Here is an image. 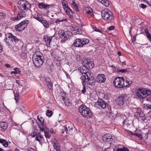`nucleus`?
I'll list each match as a JSON object with an SVG mask.
<instances>
[{"label": "nucleus", "mask_w": 151, "mask_h": 151, "mask_svg": "<svg viewBox=\"0 0 151 151\" xmlns=\"http://www.w3.org/2000/svg\"><path fill=\"white\" fill-rule=\"evenodd\" d=\"M19 8L21 11L18 12L17 15L18 19H20L24 17L26 15V12L29 11L32 12L30 9L31 4L26 0H20L18 2Z\"/></svg>", "instance_id": "f257e3e1"}, {"label": "nucleus", "mask_w": 151, "mask_h": 151, "mask_svg": "<svg viewBox=\"0 0 151 151\" xmlns=\"http://www.w3.org/2000/svg\"><path fill=\"white\" fill-rule=\"evenodd\" d=\"M80 72L84 78V80L87 83L91 85L95 84L93 74L89 71L88 68L86 66L81 67Z\"/></svg>", "instance_id": "f03ea898"}, {"label": "nucleus", "mask_w": 151, "mask_h": 151, "mask_svg": "<svg viewBox=\"0 0 151 151\" xmlns=\"http://www.w3.org/2000/svg\"><path fill=\"white\" fill-rule=\"evenodd\" d=\"M78 110L79 113L84 117L88 119L92 116V114L91 110L84 104L80 106Z\"/></svg>", "instance_id": "7ed1b4c3"}, {"label": "nucleus", "mask_w": 151, "mask_h": 151, "mask_svg": "<svg viewBox=\"0 0 151 151\" xmlns=\"http://www.w3.org/2000/svg\"><path fill=\"white\" fill-rule=\"evenodd\" d=\"M150 94L151 91L145 89L139 88L136 92V96L140 99H144Z\"/></svg>", "instance_id": "20e7f679"}, {"label": "nucleus", "mask_w": 151, "mask_h": 151, "mask_svg": "<svg viewBox=\"0 0 151 151\" xmlns=\"http://www.w3.org/2000/svg\"><path fill=\"white\" fill-rule=\"evenodd\" d=\"M89 40L87 39L77 38L74 41L73 45L75 47H81L89 43Z\"/></svg>", "instance_id": "39448f33"}, {"label": "nucleus", "mask_w": 151, "mask_h": 151, "mask_svg": "<svg viewBox=\"0 0 151 151\" xmlns=\"http://www.w3.org/2000/svg\"><path fill=\"white\" fill-rule=\"evenodd\" d=\"M32 60L35 65L37 67H41L44 62V57L40 55L33 56Z\"/></svg>", "instance_id": "423d86ee"}, {"label": "nucleus", "mask_w": 151, "mask_h": 151, "mask_svg": "<svg viewBox=\"0 0 151 151\" xmlns=\"http://www.w3.org/2000/svg\"><path fill=\"white\" fill-rule=\"evenodd\" d=\"M102 18L104 19L111 20L113 18L112 12L109 9H105L101 13Z\"/></svg>", "instance_id": "0eeeda50"}, {"label": "nucleus", "mask_w": 151, "mask_h": 151, "mask_svg": "<svg viewBox=\"0 0 151 151\" xmlns=\"http://www.w3.org/2000/svg\"><path fill=\"white\" fill-rule=\"evenodd\" d=\"M29 23V21L28 20H24L17 25L15 26V29L17 31L21 32L27 27Z\"/></svg>", "instance_id": "6e6552de"}, {"label": "nucleus", "mask_w": 151, "mask_h": 151, "mask_svg": "<svg viewBox=\"0 0 151 151\" xmlns=\"http://www.w3.org/2000/svg\"><path fill=\"white\" fill-rule=\"evenodd\" d=\"M62 4L65 12L69 17L70 18H72L74 17L75 16V14L73 12L72 10L65 3L63 4V2Z\"/></svg>", "instance_id": "1a4fd4ad"}, {"label": "nucleus", "mask_w": 151, "mask_h": 151, "mask_svg": "<svg viewBox=\"0 0 151 151\" xmlns=\"http://www.w3.org/2000/svg\"><path fill=\"white\" fill-rule=\"evenodd\" d=\"M122 77L116 78L114 81L113 83L114 86L117 88H123Z\"/></svg>", "instance_id": "9d476101"}, {"label": "nucleus", "mask_w": 151, "mask_h": 151, "mask_svg": "<svg viewBox=\"0 0 151 151\" xmlns=\"http://www.w3.org/2000/svg\"><path fill=\"white\" fill-rule=\"evenodd\" d=\"M127 95L125 94H122L119 96L116 100L117 104L119 106L123 105L125 100L127 99Z\"/></svg>", "instance_id": "9b49d317"}, {"label": "nucleus", "mask_w": 151, "mask_h": 151, "mask_svg": "<svg viewBox=\"0 0 151 151\" xmlns=\"http://www.w3.org/2000/svg\"><path fill=\"white\" fill-rule=\"evenodd\" d=\"M38 127L40 129L39 131L40 132L44 131L45 135L46 138H50V134L49 132V129L46 126L41 127L40 126H39Z\"/></svg>", "instance_id": "f8f14e48"}, {"label": "nucleus", "mask_w": 151, "mask_h": 151, "mask_svg": "<svg viewBox=\"0 0 151 151\" xmlns=\"http://www.w3.org/2000/svg\"><path fill=\"white\" fill-rule=\"evenodd\" d=\"M84 66H86L89 69L93 68L94 66L93 61L91 59L87 58L83 62Z\"/></svg>", "instance_id": "ddd939ff"}, {"label": "nucleus", "mask_w": 151, "mask_h": 151, "mask_svg": "<svg viewBox=\"0 0 151 151\" xmlns=\"http://www.w3.org/2000/svg\"><path fill=\"white\" fill-rule=\"evenodd\" d=\"M122 78L123 88L124 87H128L132 84V81L130 79L127 78H126V79H125L123 77Z\"/></svg>", "instance_id": "4468645a"}, {"label": "nucleus", "mask_w": 151, "mask_h": 151, "mask_svg": "<svg viewBox=\"0 0 151 151\" xmlns=\"http://www.w3.org/2000/svg\"><path fill=\"white\" fill-rule=\"evenodd\" d=\"M106 80L105 76L104 74H99L96 78V81L98 83H101L104 82Z\"/></svg>", "instance_id": "2eb2a0df"}, {"label": "nucleus", "mask_w": 151, "mask_h": 151, "mask_svg": "<svg viewBox=\"0 0 151 151\" xmlns=\"http://www.w3.org/2000/svg\"><path fill=\"white\" fill-rule=\"evenodd\" d=\"M96 103L102 109H105L107 106L106 102L104 100L100 98L98 99Z\"/></svg>", "instance_id": "dca6fc26"}, {"label": "nucleus", "mask_w": 151, "mask_h": 151, "mask_svg": "<svg viewBox=\"0 0 151 151\" xmlns=\"http://www.w3.org/2000/svg\"><path fill=\"white\" fill-rule=\"evenodd\" d=\"M102 138L104 142H106L108 143L109 142V144L110 145L111 144L110 141H112L113 140V139L111 138V137L110 135L108 134H106L103 135L102 136Z\"/></svg>", "instance_id": "f3484780"}, {"label": "nucleus", "mask_w": 151, "mask_h": 151, "mask_svg": "<svg viewBox=\"0 0 151 151\" xmlns=\"http://www.w3.org/2000/svg\"><path fill=\"white\" fill-rule=\"evenodd\" d=\"M8 38L11 41L15 43H16L19 40L16 36L14 35L11 33H9L8 34Z\"/></svg>", "instance_id": "a211bd4d"}, {"label": "nucleus", "mask_w": 151, "mask_h": 151, "mask_svg": "<svg viewBox=\"0 0 151 151\" xmlns=\"http://www.w3.org/2000/svg\"><path fill=\"white\" fill-rule=\"evenodd\" d=\"M71 35L72 33L70 31H65L63 35V37L61 42H64L66 40H67L69 38L70 36H71Z\"/></svg>", "instance_id": "6ab92c4d"}, {"label": "nucleus", "mask_w": 151, "mask_h": 151, "mask_svg": "<svg viewBox=\"0 0 151 151\" xmlns=\"http://www.w3.org/2000/svg\"><path fill=\"white\" fill-rule=\"evenodd\" d=\"M137 117L138 120H142L143 121H144L145 118V114L142 111L137 112Z\"/></svg>", "instance_id": "aec40b11"}, {"label": "nucleus", "mask_w": 151, "mask_h": 151, "mask_svg": "<svg viewBox=\"0 0 151 151\" xmlns=\"http://www.w3.org/2000/svg\"><path fill=\"white\" fill-rule=\"evenodd\" d=\"M33 17L37 20L40 22L43 19L42 15L39 13L36 12L33 16Z\"/></svg>", "instance_id": "412c9836"}, {"label": "nucleus", "mask_w": 151, "mask_h": 151, "mask_svg": "<svg viewBox=\"0 0 151 151\" xmlns=\"http://www.w3.org/2000/svg\"><path fill=\"white\" fill-rule=\"evenodd\" d=\"M53 36L48 37L46 35L44 37V39L45 42L47 45H50V42H51Z\"/></svg>", "instance_id": "4be33fe9"}, {"label": "nucleus", "mask_w": 151, "mask_h": 151, "mask_svg": "<svg viewBox=\"0 0 151 151\" xmlns=\"http://www.w3.org/2000/svg\"><path fill=\"white\" fill-rule=\"evenodd\" d=\"M138 132H140L139 130H137L136 132H135L134 133H133L132 132H130L129 134L131 135H134L137 137L138 138H140L141 139H142V137L141 136V134L138 133Z\"/></svg>", "instance_id": "5701e85b"}, {"label": "nucleus", "mask_w": 151, "mask_h": 151, "mask_svg": "<svg viewBox=\"0 0 151 151\" xmlns=\"http://www.w3.org/2000/svg\"><path fill=\"white\" fill-rule=\"evenodd\" d=\"M50 5L45 4L44 3H39L38 4V6L39 8L41 9H47V8Z\"/></svg>", "instance_id": "b1692460"}, {"label": "nucleus", "mask_w": 151, "mask_h": 151, "mask_svg": "<svg viewBox=\"0 0 151 151\" xmlns=\"http://www.w3.org/2000/svg\"><path fill=\"white\" fill-rule=\"evenodd\" d=\"M98 2L101 3L103 5L108 7L109 5V2L108 0H97Z\"/></svg>", "instance_id": "393cba45"}, {"label": "nucleus", "mask_w": 151, "mask_h": 151, "mask_svg": "<svg viewBox=\"0 0 151 151\" xmlns=\"http://www.w3.org/2000/svg\"><path fill=\"white\" fill-rule=\"evenodd\" d=\"M40 22L42 23L43 26L46 28H48L49 27V24L47 21L44 18Z\"/></svg>", "instance_id": "a878e982"}, {"label": "nucleus", "mask_w": 151, "mask_h": 151, "mask_svg": "<svg viewBox=\"0 0 151 151\" xmlns=\"http://www.w3.org/2000/svg\"><path fill=\"white\" fill-rule=\"evenodd\" d=\"M145 32L147 38L151 42V34L149 33L148 29H145Z\"/></svg>", "instance_id": "bb28decb"}, {"label": "nucleus", "mask_w": 151, "mask_h": 151, "mask_svg": "<svg viewBox=\"0 0 151 151\" xmlns=\"http://www.w3.org/2000/svg\"><path fill=\"white\" fill-rule=\"evenodd\" d=\"M0 127L2 129L4 130L7 127V123L6 122H1L0 123Z\"/></svg>", "instance_id": "cd10ccee"}, {"label": "nucleus", "mask_w": 151, "mask_h": 151, "mask_svg": "<svg viewBox=\"0 0 151 151\" xmlns=\"http://www.w3.org/2000/svg\"><path fill=\"white\" fill-rule=\"evenodd\" d=\"M86 13L88 14H90L91 17H92L93 15V10L91 8H87L86 9Z\"/></svg>", "instance_id": "c85d7f7f"}, {"label": "nucleus", "mask_w": 151, "mask_h": 151, "mask_svg": "<svg viewBox=\"0 0 151 151\" xmlns=\"http://www.w3.org/2000/svg\"><path fill=\"white\" fill-rule=\"evenodd\" d=\"M86 82L85 81V80H84V79H83L82 81V85H83V88L82 90L81 91V92L83 93H84L86 92V86H85V83Z\"/></svg>", "instance_id": "c756f323"}, {"label": "nucleus", "mask_w": 151, "mask_h": 151, "mask_svg": "<svg viewBox=\"0 0 151 151\" xmlns=\"http://www.w3.org/2000/svg\"><path fill=\"white\" fill-rule=\"evenodd\" d=\"M65 105L67 106H70L71 105L72 103L70 102V99H65L63 100Z\"/></svg>", "instance_id": "7c9ffc66"}, {"label": "nucleus", "mask_w": 151, "mask_h": 151, "mask_svg": "<svg viewBox=\"0 0 151 151\" xmlns=\"http://www.w3.org/2000/svg\"><path fill=\"white\" fill-rule=\"evenodd\" d=\"M37 117L38 120L40 122L42 126V127H45V126H46L44 124V119H43L42 117H40V118H39V116H38Z\"/></svg>", "instance_id": "2f4dec72"}, {"label": "nucleus", "mask_w": 151, "mask_h": 151, "mask_svg": "<svg viewBox=\"0 0 151 151\" xmlns=\"http://www.w3.org/2000/svg\"><path fill=\"white\" fill-rule=\"evenodd\" d=\"M67 19L66 18H59L56 21H55V22L56 23H58V24H60V22H67Z\"/></svg>", "instance_id": "473e14b6"}, {"label": "nucleus", "mask_w": 151, "mask_h": 151, "mask_svg": "<svg viewBox=\"0 0 151 151\" xmlns=\"http://www.w3.org/2000/svg\"><path fill=\"white\" fill-rule=\"evenodd\" d=\"M1 142V143L2 144L4 147H6L8 146V143L6 140L2 139Z\"/></svg>", "instance_id": "72a5a7b5"}, {"label": "nucleus", "mask_w": 151, "mask_h": 151, "mask_svg": "<svg viewBox=\"0 0 151 151\" xmlns=\"http://www.w3.org/2000/svg\"><path fill=\"white\" fill-rule=\"evenodd\" d=\"M14 99L17 102L18 101L19 96V93L18 92H16V93L14 92Z\"/></svg>", "instance_id": "f704fd0d"}, {"label": "nucleus", "mask_w": 151, "mask_h": 151, "mask_svg": "<svg viewBox=\"0 0 151 151\" xmlns=\"http://www.w3.org/2000/svg\"><path fill=\"white\" fill-rule=\"evenodd\" d=\"M65 31L63 30H59L58 34L59 37L63 39V35Z\"/></svg>", "instance_id": "c9c22d12"}, {"label": "nucleus", "mask_w": 151, "mask_h": 151, "mask_svg": "<svg viewBox=\"0 0 151 151\" xmlns=\"http://www.w3.org/2000/svg\"><path fill=\"white\" fill-rule=\"evenodd\" d=\"M27 56V54L25 52H23L20 55V57L23 60L26 59Z\"/></svg>", "instance_id": "e433bc0d"}, {"label": "nucleus", "mask_w": 151, "mask_h": 151, "mask_svg": "<svg viewBox=\"0 0 151 151\" xmlns=\"http://www.w3.org/2000/svg\"><path fill=\"white\" fill-rule=\"evenodd\" d=\"M14 71L12 72V73H14L15 74L19 73L20 72V71L19 68H14Z\"/></svg>", "instance_id": "4c0bfd02"}, {"label": "nucleus", "mask_w": 151, "mask_h": 151, "mask_svg": "<svg viewBox=\"0 0 151 151\" xmlns=\"http://www.w3.org/2000/svg\"><path fill=\"white\" fill-rule=\"evenodd\" d=\"M54 147L57 151H61L60 146L58 144L55 143L54 145Z\"/></svg>", "instance_id": "58836bf2"}, {"label": "nucleus", "mask_w": 151, "mask_h": 151, "mask_svg": "<svg viewBox=\"0 0 151 151\" xmlns=\"http://www.w3.org/2000/svg\"><path fill=\"white\" fill-rule=\"evenodd\" d=\"M47 85L50 90L52 91L53 89V85L52 82L50 81L49 83H47Z\"/></svg>", "instance_id": "ea45409f"}, {"label": "nucleus", "mask_w": 151, "mask_h": 151, "mask_svg": "<svg viewBox=\"0 0 151 151\" xmlns=\"http://www.w3.org/2000/svg\"><path fill=\"white\" fill-rule=\"evenodd\" d=\"M144 109L147 110H150L151 109V105L149 104H145L144 105Z\"/></svg>", "instance_id": "a19ab883"}, {"label": "nucleus", "mask_w": 151, "mask_h": 151, "mask_svg": "<svg viewBox=\"0 0 151 151\" xmlns=\"http://www.w3.org/2000/svg\"><path fill=\"white\" fill-rule=\"evenodd\" d=\"M52 112L51 110H48L47 111L46 114L49 117H51L52 115Z\"/></svg>", "instance_id": "79ce46f5"}, {"label": "nucleus", "mask_w": 151, "mask_h": 151, "mask_svg": "<svg viewBox=\"0 0 151 151\" xmlns=\"http://www.w3.org/2000/svg\"><path fill=\"white\" fill-rule=\"evenodd\" d=\"M116 151H129V149L125 147H123L122 148H118Z\"/></svg>", "instance_id": "37998d69"}, {"label": "nucleus", "mask_w": 151, "mask_h": 151, "mask_svg": "<svg viewBox=\"0 0 151 151\" xmlns=\"http://www.w3.org/2000/svg\"><path fill=\"white\" fill-rule=\"evenodd\" d=\"M6 14L2 12H0V19H4L6 17Z\"/></svg>", "instance_id": "c03bdc74"}, {"label": "nucleus", "mask_w": 151, "mask_h": 151, "mask_svg": "<svg viewBox=\"0 0 151 151\" xmlns=\"http://www.w3.org/2000/svg\"><path fill=\"white\" fill-rule=\"evenodd\" d=\"M128 71L127 69H120L118 70L117 72L119 73H124Z\"/></svg>", "instance_id": "a18cd8bd"}, {"label": "nucleus", "mask_w": 151, "mask_h": 151, "mask_svg": "<svg viewBox=\"0 0 151 151\" xmlns=\"http://www.w3.org/2000/svg\"><path fill=\"white\" fill-rule=\"evenodd\" d=\"M63 129L62 130V132H61V134H63L64 133V131L66 132V133H67V131H68V128L67 127L65 126H63Z\"/></svg>", "instance_id": "49530a36"}, {"label": "nucleus", "mask_w": 151, "mask_h": 151, "mask_svg": "<svg viewBox=\"0 0 151 151\" xmlns=\"http://www.w3.org/2000/svg\"><path fill=\"white\" fill-rule=\"evenodd\" d=\"M116 117H125V115L124 114H121L119 113H117L116 114Z\"/></svg>", "instance_id": "de8ad7c7"}, {"label": "nucleus", "mask_w": 151, "mask_h": 151, "mask_svg": "<svg viewBox=\"0 0 151 151\" xmlns=\"http://www.w3.org/2000/svg\"><path fill=\"white\" fill-rule=\"evenodd\" d=\"M73 8L75 10V11L77 12H78L79 10L78 9V5L77 4L76 5L73 7Z\"/></svg>", "instance_id": "09e8293b"}, {"label": "nucleus", "mask_w": 151, "mask_h": 151, "mask_svg": "<svg viewBox=\"0 0 151 151\" xmlns=\"http://www.w3.org/2000/svg\"><path fill=\"white\" fill-rule=\"evenodd\" d=\"M50 81V78L49 77H46V78L45 80V82H46V84L47 83H49Z\"/></svg>", "instance_id": "8fccbe9b"}, {"label": "nucleus", "mask_w": 151, "mask_h": 151, "mask_svg": "<svg viewBox=\"0 0 151 151\" xmlns=\"http://www.w3.org/2000/svg\"><path fill=\"white\" fill-rule=\"evenodd\" d=\"M140 6L143 9L145 8L147 6L143 4H141L140 5Z\"/></svg>", "instance_id": "3c124183"}, {"label": "nucleus", "mask_w": 151, "mask_h": 151, "mask_svg": "<svg viewBox=\"0 0 151 151\" xmlns=\"http://www.w3.org/2000/svg\"><path fill=\"white\" fill-rule=\"evenodd\" d=\"M93 29H94V31L96 32H99L101 33H102V32L101 30H100L98 28H97L96 27H95L94 28H93Z\"/></svg>", "instance_id": "603ef678"}, {"label": "nucleus", "mask_w": 151, "mask_h": 151, "mask_svg": "<svg viewBox=\"0 0 151 151\" xmlns=\"http://www.w3.org/2000/svg\"><path fill=\"white\" fill-rule=\"evenodd\" d=\"M147 101H149L151 102V96H149L146 99Z\"/></svg>", "instance_id": "864d4df0"}, {"label": "nucleus", "mask_w": 151, "mask_h": 151, "mask_svg": "<svg viewBox=\"0 0 151 151\" xmlns=\"http://www.w3.org/2000/svg\"><path fill=\"white\" fill-rule=\"evenodd\" d=\"M65 94L66 93L64 92H63V93L62 95V99L63 100H65Z\"/></svg>", "instance_id": "5fc2aeb1"}, {"label": "nucleus", "mask_w": 151, "mask_h": 151, "mask_svg": "<svg viewBox=\"0 0 151 151\" xmlns=\"http://www.w3.org/2000/svg\"><path fill=\"white\" fill-rule=\"evenodd\" d=\"M115 28V27L114 26H111L110 27H109L108 28V29H109V30H113V29H114Z\"/></svg>", "instance_id": "6e6d98bb"}, {"label": "nucleus", "mask_w": 151, "mask_h": 151, "mask_svg": "<svg viewBox=\"0 0 151 151\" xmlns=\"http://www.w3.org/2000/svg\"><path fill=\"white\" fill-rule=\"evenodd\" d=\"M71 4L72 6V7L77 5V4L75 2L73 1H72Z\"/></svg>", "instance_id": "4d7b16f0"}, {"label": "nucleus", "mask_w": 151, "mask_h": 151, "mask_svg": "<svg viewBox=\"0 0 151 151\" xmlns=\"http://www.w3.org/2000/svg\"><path fill=\"white\" fill-rule=\"evenodd\" d=\"M35 139L37 140L39 142H40L41 140V139H40V138L39 137L37 136L36 137Z\"/></svg>", "instance_id": "13d9d810"}, {"label": "nucleus", "mask_w": 151, "mask_h": 151, "mask_svg": "<svg viewBox=\"0 0 151 151\" xmlns=\"http://www.w3.org/2000/svg\"><path fill=\"white\" fill-rule=\"evenodd\" d=\"M65 75L66 76V77L68 78H70V76L69 74L66 72H65Z\"/></svg>", "instance_id": "bf43d9fd"}, {"label": "nucleus", "mask_w": 151, "mask_h": 151, "mask_svg": "<svg viewBox=\"0 0 151 151\" xmlns=\"http://www.w3.org/2000/svg\"><path fill=\"white\" fill-rule=\"evenodd\" d=\"M27 149L28 151H34V149L31 147H29Z\"/></svg>", "instance_id": "052dcab7"}, {"label": "nucleus", "mask_w": 151, "mask_h": 151, "mask_svg": "<svg viewBox=\"0 0 151 151\" xmlns=\"http://www.w3.org/2000/svg\"><path fill=\"white\" fill-rule=\"evenodd\" d=\"M148 137V133H146L145 134L144 138L145 139H147Z\"/></svg>", "instance_id": "680f3d73"}, {"label": "nucleus", "mask_w": 151, "mask_h": 151, "mask_svg": "<svg viewBox=\"0 0 151 151\" xmlns=\"http://www.w3.org/2000/svg\"><path fill=\"white\" fill-rule=\"evenodd\" d=\"M79 30H80V29H78V27H76L75 29V32L77 33V32H79Z\"/></svg>", "instance_id": "e2e57ef3"}, {"label": "nucleus", "mask_w": 151, "mask_h": 151, "mask_svg": "<svg viewBox=\"0 0 151 151\" xmlns=\"http://www.w3.org/2000/svg\"><path fill=\"white\" fill-rule=\"evenodd\" d=\"M39 137L40 138V139H41V140H42V139H43V137L41 135H39V136H37Z\"/></svg>", "instance_id": "0e129e2a"}, {"label": "nucleus", "mask_w": 151, "mask_h": 151, "mask_svg": "<svg viewBox=\"0 0 151 151\" xmlns=\"http://www.w3.org/2000/svg\"><path fill=\"white\" fill-rule=\"evenodd\" d=\"M109 147H110V146H109V147H108L105 148L104 149V151H108L109 148Z\"/></svg>", "instance_id": "69168bd1"}, {"label": "nucleus", "mask_w": 151, "mask_h": 151, "mask_svg": "<svg viewBox=\"0 0 151 151\" xmlns=\"http://www.w3.org/2000/svg\"><path fill=\"white\" fill-rule=\"evenodd\" d=\"M6 45L9 47H10V45L9 44V42H6Z\"/></svg>", "instance_id": "338daca9"}, {"label": "nucleus", "mask_w": 151, "mask_h": 151, "mask_svg": "<svg viewBox=\"0 0 151 151\" xmlns=\"http://www.w3.org/2000/svg\"><path fill=\"white\" fill-rule=\"evenodd\" d=\"M5 66L7 67H8V68H9L10 67V65L9 64H6L5 65Z\"/></svg>", "instance_id": "774afa93"}]
</instances>
